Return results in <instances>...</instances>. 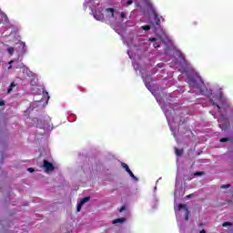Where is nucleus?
I'll use <instances>...</instances> for the list:
<instances>
[{
    "label": "nucleus",
    "instance_id": "obj_17",
    "mask_svg": "<svg viewBox=\"0 0 233 233\" xmlns=\"http://www.w3.org/2000/svg\"><path fill=\"white\" fill-rule=\"evenodd\" d=\"M222 227H232V223H230V222H224L222 224Z\"/></svg>",
    "mask_w": 233,
    "mask_h": 233
},
{
    "label": "nucleus",
    "instance_id": "obj_23",
    "mask_svg": "<svg viewBox=\"0 0 233 233\" xmlns=\"http://www.w3.org/2000/svg\"><path fill=\"white\" fill-rule=\"evenodd\" d=\"M154 48H159V44L157 42H155L153 44Z\"/></svg>",
    "mask_w": 233,
    "mask_h": 233
},
{
    "label": "nucleus",
    "instance_id": "obj_33",
    "mask_svg": "<svg viewBox=\"0 0 233 233\" xmlns=\"http://www.w3.org/2000/svg\"><path fill=\"white\" fill-rule=\"evenodd\" d=\"M12 63H14V60H11V61L9 62V65L12 66Z\"/></svg>",
    "mask_w": 233,
    "mask_h": 233
},
{
    "label": "nucleus",
    "instance_id": "obj_31",
    "mask_svg": "<svg viewBox=\"0 0 233 233\" xmlns=\"http://www.w3.org/2000/svg\"><path fill=\"white\" fill-rule=\"evenodd\" d=\"M199 233H207V231H205V229H202Z\"/></svg>",
    "mask_w": 233,
    "mask_h": 233
},
{
    "label": "nucleus",
    "instance_id": "obj_9",
    "mask_svg": "<svg viewBox=\"0 0 233 233\" xmlns=\"http://www.w3.org/2000/svg\"><path fill=\"white\" fill-rule=\"evenodd\" d=\"M15 86V82H12L7 89V94H12V90Z\"/></svg>",
    "mask_w": 233,
    "mask_h": 233
},
{
    "label": "nucleus",
    "instance_id": "obj_11",
    "mask_svg": "<svg viewBox=\"0 0 233 233\" xmlns=\"http://www.w3.org/2000/svg\"><path fill=\"white\" fill-rule=\"evenodd\" d=\"M211 103L213 106H217V108H218V112H221V106H219L218 103L214 102V100H211Z\"/></svg>",
    "mask_w": 233,
    "mask_h": 233
},
{
    "label": "nucleus",
    "instance_id": "obj_30",
    "mask_svg": "<svg viewBox=\"0 0 233 233\" xmlns=\"http://www.w3.org/2000/svg\"><path fill=\"white\" fill-rule=\"evenodd\" d=\"M27 170H28V172H34V168H32V167H29Z\"/></svg>",
    "mask_w": 233,
    "mask_h": 233
},
{
    "label": "nucleus",
    "instance_id": "obj_4",
    "mask_svg": "<svg viewBox=\"0 0 233 233\" xmlns=\"http://www.w3.org/2000/svg\"><path fill=\"white\" fill-rule=\"evenodd\" d=\"M152 14L155 19V25L157 26H159L161 25V17H159V15L157 12H156V9H152Z\"/></svg>",
    "mask_w": 233,
    "mask_h": 233
},
{
    "label": "nucleus",
    "instance_id": "obj_14",
    "mask_svg": "<svg viewBox=\"0 0 233 233\" xmlns=\"http://www.w3.org/2000/svg\"><path fill=\"white\" fill-rule=\"evenodd\" d=\"M127 172V174H129L130 177H133V179H136V176L134 175L132 170H130V168Z\"/></svg>",
    "mask_w": 233,
    "mask_h": 233
},
{
    "label": "nucleus",
    "instance_id": "obj_13",
    "mask_svg": "<svg viewBox=\"0 0 233 233\" xmlns=\"http://www.w3.org/2000/svg\"><path fill=\"white\" fill-rule=\"evenodd\" d=\"M14 47H8L7 48V52H8V54L10 55V56H14Z\"/></svg>",
    "mask_w": 233,
    "mask_h": 233
},
{
    "label": "nucleus",
    "instance_id": "obj_24",
    "mask_svg": "<svg viewBox=\"0 0 233 233\" xmlns=\"http://www.w3.org/2000/svg\"><path fill=\"white\" fill-rule=\"evenodd\" d=\"M120 17H122V19H125V17H127V15L125 13H121Z\"/></svg>",
    "mask_w": 233,
    "mask_h": 233
},
{
    "label": "nucleus",
    "instance_id": "obj_29",
    "mask_svg": "<svg viewBox=\"0 0 233 233\" xmlns=\"http://www.w3.org/2000/svg\"><path fill=\"white\" fill-rule=\"evenodd\" d=\"M220 128H222V130H225V128H227V127H224L223 125L220 124Z\"/></svg>",
    "mask_w": 233,
    "mask_h": 233
},
{
    "label": "nucleus",
    "instance_id": "obj_36",
    "mask_svg": "<svg viewBox=\"0 0 233 233\" xmlns=\"http://www.w3.org/2000/svg\"><path fill=\"white\" fill-rule=\"evenodd\" d=\"M146 86H147V88H149V87H148V84H146Z\"/></svg>",
    "mask_w": 233,
    "mask_h": 233
},
{
    "label": "nucleus",
    "instance_id": "obj_5",
    "mask_svg": "<svg viewBox=\"0 0 233 233\" xmlns=\"http://www.w3.org/2000/svg\"><path fill=\"white\" fill-rule=\"evenodd\" d=\"M125 221H127V218H121L114 219L112 221V223H113V225H117L118 223L121 225V224L125 223Z\"/></svg>",
    "mask_w": 233,
    "mask_h": 233
},
{
    "label": "nucleus",
    "instance_id": "obj_19",
    "mask_svg": "<svg viewBox=\"0 0 233 233\" xmlns=\"http://www.w3.org/2000/svg\"><path fill=\"white\" fill-rule=\"evenodd\" d=\"M227 141H229L227 137L220 138V143H227Z\"/></svg>",
    "mask_w": 233,
    "mask_h": 233
},
{
    "label": "nucleus",
    "instance_id": "obj_3",
    "mask_svg": "<svg viewBox=\"0 0 233 233\" xmlns=\"http://www.w3.org/2000/svg\"><path fill=\"white\" fill-rule=\"evenodd\" d=\"M178 210H185L186 215H185V220L188 221V216H190V211H188V207H187L186 204H179L178 205Z\"/></svg>",
    "mask_w": 233,
    "mask_h": 233
},
{
    "label": "nucleus",
    "instance_id": "obj_25",
    "mask_svg": "<svg viewBox=\"0 0 233 233\" xmlns=\"http://www.w3.org/2000/svg\"><path fill=\"white\" fill-rule=\"evenodd\" d=\"M149 41H151L152 43H156V41H157V39H156V38H149Z\"/></svg>",
    "mask_w": 233,
    "mask_h": 233
},
{
    "label": "nucleus",
    "instance_id": "obj_10",
    "mask_svg": "<svg viewBox=\"0 0 233 233\" xmlns=\"http://www.w3.org/2000/svg\"><path fill=\"white\" fill-rule=\"evenodd\" d=\"M88 201H90V197H85L80 200V204L84 205L85 203H88Z\"/></svg>",
    "mask_w": 233,
    "mask_h": 233
},
{
    "label": "nucleus",
    "instance_id": "obj_27",
    "mask_svg": "<svg viewBox=\"0 0 233 233\" xmlns=\"http://www.w3.org/2000/svg\"><path fill=\"white\" fill-rule=\"evenodd\" d=\"M44 96H47V99H50V96H48V92H44Z\"/></svg>",
    "mask_w": 233,
    "mask_h": 233
},
{
    "label": "nucleus",
    "instance_id": "obj_18",
    "mask_svg": "<svg viewBox=\"0 0 233 233\" xmlns=\"http://www.w3.org/2000/svg\"><path fill=\"white\" fill-rule=\"evenodd\" d=\"M230 187H232L230 184H227L220 186V188H230Z\"/></svg>",
    "mask_w": 233,
    "mask_h": 233
},
{
    "label": "nucleus",
    "instance_id": "obj_12",
    "mask_svg": "<svg viewBox=\"0 0 233 233\" xmlns=\"http://www.w3.org/2000/svg\"><path fill=\"white\" fill-rule=\"evenodd\" d=\"M106 11L110 12L111 17H114V12H115L114 8H106Z\"/></svg>",
    "mask_w": 233,
    "mask_h": 233
},
{
    "label": "nucleus",
    "instance_id": "obj_32",
    "mask_svg": "<svg viewBox=\"0 0 233 233\" xmlns=\"http://www.w3.org/2000/svg\"><path fill=\"white\" fill-rule=\"evenodd\" d=\"M224 123H226V125L228 123V120L224 119Z\"/></svg>",
    "mask_w": 233,
    "mask_h": 233
},
{
    "label": "nucleus",
    "instance_id": "obj_15",
    "mask_svg": "<svg viewBox=\"0 0 233 233\" xmlns=\"http://www.w3.org/2000/svg\"><path fill=\"white\" fill-rule=\"evenodd\" d=\"M142 30H145L146 32H148V30H150V25H143Z\"/></svg>",
    "mask_w": 233,
    "mask_h": 233
},
{
    "label": "nucleus",
    "instance_id": "obj_8",
    "mask_svg": "<svg viewBox=\"0 0 233 233\" xmlns=\"http://www.w3.org/2000/svg\"><path fill=\"white\" fill-rule=\"evenodd\" d=\"M94 17H96V19L97 21H101V20L105 19V16L103 15V14L101 12H99L98 14H97V12L95 13Z\"/></svg>",
    "mask_w": 233,
    "mask_h": 233
},
{
    "label": "nucleus",
    "instance_id": "obj_1",
    "mask_svg": "<svg viewBox=\"0 0 233 233\" xmlns=\"http://www.w3.org/2000/svg\"><path fill=\"white\" fill-rule=\"evenodd\" d=\"M187 84L192 88H198V90H199L202 95L205 94V90L203 89V86H205V84L203 82H201V86H199L198 84V82L196 81V78L188 77L187 78Z\"/></svg>",
    "mask_w": 233,
    "mask_h": 233
},
{
    "label": "nucleus",
    "instance_id": "obj_35",
    "mask_svg": "<svg viewBox=\"0 0 233 233\" xmlns=\"http://www.w3.org/2000/svg\"><path fill=\"white\" fill-rule=\"evenodd\" d=\"M10 68H12V66H11V65L8 66V70H10Z\"/></svg>",
    "mask_w": 233,
    "mask_h": 233
},
{
    "label": "nucleus",
    "instance_id": "obj_28",
    "mask_svg": "<svg viewBox=\"0 0 233 233\" xmlns=\"http://www.w3.org/2000/svg\"><path fill=\"white\" fill-rule=\"evenodd\" d=\"M187 198H194V194H189L187 196Z\"/></svg>",
    "mask_w": 233,
    "mask_h": 233
},
{
    "label": "nucleus",
    "instance_id": "obj_26",
    "mask_svg": "<svg viewBox=\"0 0 233 233\" xmlns=\"http://www.w3.org/2000/svg\"><path fill=\"white\" fill-rule=\"evenodd\" d=\"M0 106H5V101L4 100H0Z\"/></svg>",
    "mask_w": 233,
    "mask_h": 233
},
{
    "label": "nucleus",
    "instance_id": "obj_21",
    "mask_svg": "<svg viewBox=\"0 0 233 233\" xmlns=\"http://www.w3.org/2000/svg\"><path fill=\"white\" fill-rule=\"evenodd\" d=\"M125 210H127V207L126 206H122L119 209V212H125Z\"/></svg>",
    "mask_w": 233,
    "mask_h": 233
},
{
    "label": "nucleus",
    "instance_id": "obj_20",
    "mask_svg": "<svg viewBox=\"0 0 233 233\" xmlns=\"http://www.w3.org/2000/svg\"><path fill=\"white\" fill-rule=\"evenodd\" d=\"M81 207H83V204H81V202H79V204L76 208L77 212H81Z\"/></svg>",
    "mask_w": 233,
    "mask_h": 233
},
{
    "label": "nucleus",
    "instance_id": "obj_34",
    "mask_svg": "<svg viewBox=\"0 0 233 233\" xmlns=\"http://www.w3.org/2000/svg\"><path fill=\"white\" fill-rule=\"evenodd\" d=\"M22 48H25V44H21Z\"/></svg>",
    "mask_w": 233,
    "mask_h": 233
},
{
    "label": "nucleus",
    "instance_id": "obj_6",
    "mask_svg": "<svg viewBox=\"0 0 233 233\" xmlns=\"http://www.w3.org/2000/svg\"><path fill=\"white\" fill-rule=\"evenodd\" d=\"M205 173L204 172H196L194 173V175H191V177H186V181H190L191 179L194 178V176L196 177H199V176H203Z\"/></svg>",
    "mask_w": 233,
    "mask_h": 233
},
{
    "label": "nucleus",
    "instance_id": "obj_2",
    "mask_svg": "<svg viewBox=\"0 0 233 233\" xmlns=\"http://www.w3.org/2000/svg\"><path fill=\"white\" fill-rule=\"evenodd\" d=\"M43 163V167L46 172H52L53 170H55L56 167H54V164L48 162V160L44 159Z\"/></svg>",
    "mask_w": 233,
    "mask_h": 233
},
{
    "label": "nucleus",
    "instance_id": "obj_7",
    "mask_svg": "<svg viewBox=\"0 0 233 233\" xmlns=\"http://www.w3.org/2000/svg\"><path fill=\"white\" fill-rule=\"evenodd\" d=\"M183 152H185L183 148L179 149L177 147H175V154L177 157H181V156H183Z\"/></svg>",
    "mask_w": 233,
    "mask_h": 233
},
{
    "label": "nucleus",
    "instance_id": "obj_22",
    "mask_svg": "<svg viewBox=\"0 0 233 233\" xmlns=\"http://www.w3.org/2000/svg\"><path fill=\"white\" fill-rule=\"evenodd\" d=\"M132 3H134L132 0H128L126 4V6H130V5H132Z\"/></svg>",
    "mask_w": 233,
    "mask_h": 233
},
{
    "label": "nucleus",
    "instance_id": "obj_16",
    "mask_svg": "<svg viewBox=\"0 0 233 233\" xmlns=\"http://www.w3.org/2000/svg\"><path fill=\"white\" fill-rule=\"evenodd\" d=\"M121 166L123 167L124 169H126V172L130 168L128 167V165L125 164V163H122Z\"/></svg>",
    "mask_w": 233,
    "mask_h": 233
}]
</instances>
